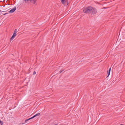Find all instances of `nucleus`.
<instances>
[{
  "mask_svg": "<svg viewBox=\"0 0 125 125\" xmlns=\"http://www.w3.org/2000/svg\"><path fill=\"white\" fill-rule=\"evenodd\" d=\"M40 114H41L40 113H37V114H36L35 115H34L32 117L33 118L35 117L40 115Z\"/></svg>",
  "mask_w": 125,
  "mask_h": 125,
  "instance_id": "nucleus-6",
  "label": "nucleus"
},
{
  "mask_svg": "<svg viewBox=\"0 0 125 125\" xmlns=\"http://www.w3.org/2000/svg\"><path fill=\"white\" fill-rule=\"evenodd\" d=\"M111 70V68H109V70H108V72H110Z\"/></svg>",
  "mask_w": 125,
  "mask_h": 125,
  "instance_id": "nucleus-14",
  "label": "nucleus"
},
{
  "mask_svg": "<svg viewBox=\"0 0 125 125\" xmlns=\"http://www.w3.org/2000/svg\"><path fill=\"white\" fill-rule=\"evenodd\" d=\"M91 14H95L97 12L96 10L94 8L91 7Z\"/></svg>",
  "mask_w": 125,
  "mask_h": 125,
  "instance_id": "nucleus-2",
  "label": "nucleus"
},
{
  "mask_svg": "<svg viewBox=\"0 0 125 125\" xmlns=\"http://www.w3.org/2000/svg\"><path fill=\"white\" fill-rule=\"evenodd\" d=\"M111 70V68H109V70H108V72H110Z\"/></svg>",
  "mask_w": 125,
  "mask_h": 125,
  "instance_id": "nucleus-15",
  "label": "nucleus"
},
{
  "mask_svg": "<svg viewBox=\"0 0 125 125\" xmlns=\"http://www.w3.org/2000/svg\"><path fill=\"white\" fill-rule=\"evenodd\" d=\"M91 7L89 6L86 8H84L83 10V12L84 13L87 14L91 13Z\"/></svg>",
  "mask_w": 125,
  "mask_h": 125,
  "instance_id": "nucleus-1",
  "label": "nucleus"
},
{
  "mask_svg": "<svg viewBox=\"0 0 125 125\" xmlns=\"http://www.w3.org/2000/svg\"><path fill=\"white\" fill-rule=\"evenodd\" d=\"M33 118L32 117L30 118H29L28 119H26V120H25V122H26L27 121H28V120H29L31 119H32Z\"/></svg>",
  "mask_w": 125,
  "mask_h": 125,
  "instance_id": "nucleus-8",
  "label": "nucleus"
},
{
  "mask_svg": "<svg viewBox=\"0 0 125 125\" xmlns=\"http://www.w3.org/2000/svg\"><path fill=\"white\" fill-rule=\"evenodd\" d=\"M58 124H56L55 125H57Z\"/></svg>",
  "mask_w": 125,
  "mask_h": 125,
  "instance_id": "nucleus-18",
  "label": "nucleus"
},
{
  "mask_svg": "<svg viewBox=\"0 0 125 125\" xmlns=\"http://www.w3.org/2000/svg\"><path fill=\"white\" fill-rule=\"evenodd\" d=\"M23 1L24 2H26L27 1H29V0H23Z\"/></svg>",
  "mask_w": 125,
  "mask_h": 125,
  "instance_id": "nucleus-13",
  "label": "nucleus"
},
{
  "mask_svg": "<svg viewBox=\"0 0 125 125\" xmlns=\"http://www.w3.org/2000/svg\"><path fill=\"white\" fill-rule=\"evenodd\" d=\"M64 70H61L59 72V73H61L62 71Z\"/></svg>",
  "mask_w": 125,
  "mask_h": 125,
  "instance_id": "nucleus-12",
  "label": "nucleus"
},
{
  "mask_svg": "<svg viewBox=\"0 0 125 125\" xmlns=\"http://www.w3.org/2000/svg\"><path fill=\"white\" fill-rule=\"evenodd\" d=\"M0 124L1 125H2L3 124V122L0 120Z\"/></svg>",
  "mask_w": 125,
  "mask_h": 125,
  "instance_id": "nucleus-10",
  "label": "nucleus"
},
{
  "mask_svg": "<svg viewBox=\"0 0 125 125\" xmlns=\"http://www.w3.org/2000/svg\"><path fill=\"white\" fill-rule=\"evenodd\" d=\"M36 73V72L35 71H34L33 73V75H34Z\"/></svg>",
  "mask_w": 125,
  "mask_h": 125,
  "instance_id": "nucleus-16",
  "label": "nucleus"
},
{
  "mask_svg": "<svg viewBox=\"0 0 125 125\" xmlns=\"http://www.w3.org/2000/svg\"><path fill=\"white\" fill-rule=\"evenodd\" d=\"M8 14V13H5V14H4L3 15H5L6 14Z\"/></svg>",
  "mask_w": 125,
  "mask_h": 125,
  "instance_id": "nucleus-17",
  "label": "nucleus"
},
{
  "mask_svg": "<svg viewBox=\"0 0 125 125\" xmlns=\"http://www.w3.org/2000/svg\"><path fill=\"white\" fill-rule=\"evenodd\" d=\"M67 0H61V1L62 4H64Z\"/></svg>",
  "mask_w": 125,
  "mask_h": 125,
  "instance_id": "nucleus-7",
  "label": "nucleus"
},
{
  "mask_svg": "<svg viewBox=\"0 0 125 125\" xmlns=\"http://www.w3.org/2000/svg\"><path fill=\"white\" fill-rule=\"evenodd\" d=\"M17 29H15L14 30L13 33L16 34L17 32Z\"/></svg>",
  "mask_w": 125,
  "mask_h": 125,
  "instance_id": "nucleus-9",
  "label": "nucleus"
},
{
  "mask_svg": "<svg viewBox=\"0 0 125 125\" xmlns=\"http://www.w3.org/2000/svg\"><path fill=\"white\" fill-rule=\"evenodd\" d=\"M0 12L1 11L0 10Z\"/></svg>",
  "mask_w": 125,
  "mask_h": 125,
  "instance_id": "nucleus-19",
  "label": "nucleus"
},
{
  "mask_svg": "<svg viewBox=\"0 0 125 125\" xmlns=\"http://www.w3.org/2000/svg\"><path fill=\"white\" fill-rule=\"evenodd\" d=\"M29 1L34 4H36V3L37 2V0H29Z\"/></svg>",
  "mask_w": 125,
  "mask_h": 125,
  "instance_id": "nucleus-4",
  "label": "nucleus"
},
{
  "mask_svg": "<svg viewBox=\"0 0 125 125\" xmlns=\"http://www.w3.org/2000/svg\"><path fill=\"white\" fill-rule=\"evenodd\" d=\"M16 34L13 33L12 36L10 38V40L11 41L13 39L15 38V37L16 36Z\"/></svg>",
  "mask_w": 125,
  "mask_h": 125,
  "instance_id": "nucleus-5",
  "label": "nucleus"
},
{
  "mask_svg": "<svg viewBox=\"0 0 125 125\" xmlns=\"http://www.w3.org/2000/svg\"><path fill=\"white\" fill-rule=\"evenodd\" d=\"M16 9V7H15L10 10L9 12L10 13H12L14 12Z\"/></svg>",
  "mask_w": 125,
  "mask_h": 125,
  "instance_id": "nucleus-3",
  "label": "nucleus"
},
{
  "mask_svg": "<svg viewBox=\"0 0 125 125\" xmlns=\"http://www.w3.org/2000/svg\"><path fill=\"white\" fill-rule=\"evenodd\" d=\"M110 72H107V77H108L109 75L110 74Z\"/></svg>",
  "mask_w": 125,
  "mask_h": 125,
  "instance_id": "nucleus-11",
  "label": "nucleus"
}]
</instances>
